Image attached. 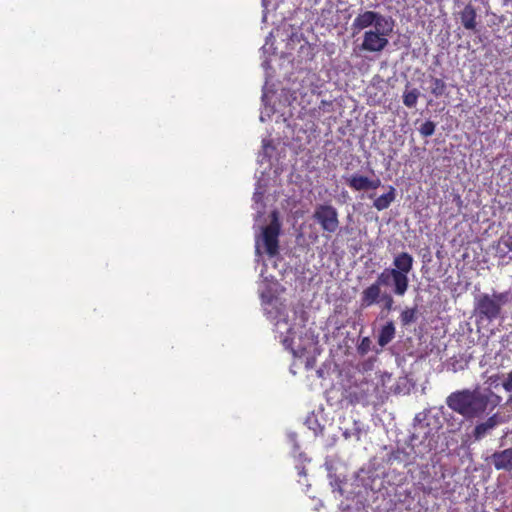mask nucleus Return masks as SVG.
<instances>
[{
  "mask_svg": "<svg viewBox=\"0 0 512 512\" xmlns=\"http://www.w3.org/2000/svg\"><path fill=\"white\" fill-rule=\"evenodd\" d=\"M490 394L483 393L479 389H463L452 392L446 399L447 406L466 419L481 417L487 410Z\"/></svg>",
  "mask_w": 512,
  "mask_h": 512,
  "instance_id": "f257e3e1",
  "label": "nucleus"
},
{
  "mask_svg": "<svg viewBox=\"0 0 512 512\" xmlns=\"http://www.w3.org/2000/svg\"><path fill=\"white\" fill-rule=\"evenodd\" d=\"M393 21L385 26L378 23L376 29L365 31L361 49L368 52H381L388 45V36L393 31Z\"/></svg>",
  "mask_w": 512,
  "mask_h": 512,
  "instance_id": "f03ea898",
  "label": "nucleus"
},
{
  "mask_svg": "<svg viewBox=\"0 0 512 512\" xmlns=\"http://www.w3.org/2000/svg\"><path fill=\"white\" fill-rule=\"evenodd\" d=\"M270 218V223L262 229V241L266 253L270 257H274L279 252V235L281 233V222L278 211H272Z\"/></svg>",
  "mask_w": 512,
  "mask_h": 512,
  "instance_id": "7ed1b4c3",
  "label": "nucleus"
},
{
  "mask_svg": "<svg viewBox=\"0 0 512 512\" xmlns=\"http://www.w3.org/2000/svg\"><path fill=\"white\" fill-rule=\"evenodd\" d=\"M313 219L328 233H335L339 228L338 211L330 204L316 206Z\"/></svg>",
  "mask_w": 512,
  "mask_h": 512,
  "instance_id": "20e7f679",
  "label": "nucleus"
},
{
  "mask_svg": "<svg viewBox=\"0 0 512 512\" xmlns=\"http://www.w3.org/2000/svg\"><path fill=\"white\" fill-rule=\"evenodd\" d=\"M391 21V18L386 17L379 12L364 11L355 17L352 23V28L354 30L360 31L374 25V29H376V27H378V23L385 26Z\"/></svg>",
  "mask_w": 512,
  "mask_h": 512,
  "instance_id": "39448f33",
  "label": "nucleus"
},
{
  "mask_svg": "<svg viewBox=\"0 0 512 512\" xmlns=\"http://www.w3.org/2000/svg\"><path fill=\"white\" fill-rule=\"evenodd\" d=\"M476 314L481 319H486L488 321H492L496 319L501 311H500V303L495 301L488 294H483L480 296L475 305Z\"/></svg>",
  "mask_w": 512,
  "mask_h": 512,
  "instance_id": "423d86ee",
  "label": "nucleus"
},
{
  "mask_svg": "<svg viewBox=\"0 0 512 512\" xmlns=\"http://www.w3.org/2000/svg\"><path fill=\"white\" fill-rule=\"evenodd\" d=\"M391 268H385L378 276L375 282L381 287H392V292L397 296H403L408 290L407 284L399 276L393 275Z\"/></svg>",
  "mask_w": 512,
  "mask_h": 512,
  "instance_id": "0eeeda50",
  "label": "nucleus"
},
{
  "mask_svg": "<svg viewBox=\"0 0 512 512\" xmlns=\"http://www.w3.org/2000/svg\"><path fill=\"white\" fill-rule=\"evenodd\" d=\"M414 264V259L411 254L408 252H400L393 259V275L399 276L403 284H407L409 287V277L408 274L412 271Z\"/></svg>",
  "mask_w": 512,
  "mask_h": 512,
  "instance_id": "6e6552de",
  "label": "nucleus"
},
{
  "mask_svg": "<svg viewBox=\"0 0 512 512\" xmlns=\"http://www.w3.org/2000/svg\"><path fill=\"white\" fill-rule=\"evenodd\" d=\"M489 464H492L496 470L512 471V447L500 451H495L486 458Z\"/></svg>",
  "mask_w": 512,
  "mask_h": 512,
  "instance_id": "1a4fd4ad",
  "label": "nucleus"
},
{
  "mask_svg": "<svg viewBox=\"0 0 512 512\" xmlns=\"http://www.w3.org/2000/svg\"><path fill=\"white\" fill-rule=\"evenodd\" d=\"M383 293L381 286L377 282L372 283L361 292L360 307L366 309L375 304H380Z\"/></svg>",
  "mask_w": 512,
  "mask_h": 512,
  "instance_id": "9d476101",
  "label": "nucleus"
},
{
  "mask_svg": "<svg viewBox=\"0 0 512 512\" xmlns=\"http://www.w3.org/2000/svg\"><path fill=\"white\" fill-rule=\"evenodd\" d=\"M500 418L497 413L490 416L485 422L479 423L473 430V437L475 440H481L486 436L492 429H494L499 423Z\"/></svg>",
  "mask_w": 512,
  "mask_h": 512,
  "instance_id": "9b49d317",
  "label": "nucleus"
},
{
  "mask_svg": "<svg viewBox=\"0 0 512 512\" xmlns=\"http://www.w3.org/2000/svg\"><path fill=\"white\" fill-rule=\"evenodd\" d=\"M461 24L467 30H475L477 26L476 18L477 13L476 9L472 4H467L465 7L459 12Z\"/></svg>",
  "mask_w": 512,
  "mask_h": 512,
  "instance_id": "f8f14e48",
  "label": "nucleus"
},
{
  "mask_svg": "<svg viewBox=\"0 0 512 512\" xmlns=\"http://www.w3.org/2000/svg\"><path fill=\"white\" fill-rule=\"evenodd\" d=\"M395 197H396L395 188L393 186H388V192L377 197L373 202V206L378 211L385 210L395 200Z\"/></svg>",
  "mask_w": 512,
  "mask_h": 512,
  "instance_id": "ddd939ff",
  "label": "nucleus"
},
{
  "mask_svg": "<svg viewBox=\"0 0 512 512\" xmlns=\"http://www.w3.org/2000/svg\"><path fill=\"white\" fill-rule=\"evenodd\" d=\"M346 184L354 191L368 190V177L360 174H353L345 178Z\"/></svg>",
  "mask_w": 512,
  "mask_h": 512,
  "instance_id": "4468645a",
  "label": "nucleus"
},
{
  "mask_svg": "<svg viewBox=\"0 0 512 512\" xmlns=\"http://www.w3.org/2000/svg\"><path fill=\"white\" fill-rule=\"evenodd\" d=\"M395 336V327H394V324L392 322H388L387 324H385L380 332H379V335H378V344L381 346V347H384L386 346L388 343H390L392 341V339L394 338Z\"/></svg>",
  "mask_w": 512,
  "mask_h": 512,
  "instance_id": "2eb2a0df",
  "label": "nucleus"
},
{
  "mask_svg": "<svg viewBox=\"0 0 512 512\" xmlns=\"http://www.w3.org/2000/svg\"><path fill=\"white\" fill-rule=\"evenodd\" d=\"M419 91L414 88L410 91H405L403 94V103L408 108H413L417 104V100L419 97Z\"/></svg>",
  "mask_w": 512,
  "mask_h": 512,
  "instance_id": "dca6fc26",
  "label": "nucleus"
},
{
  "mask_svg": "<svg viewBox=\"0 0 512 512\" xmlns=\"http://www.w3.org/2000/svg\"><path fill=\"white\" fill-rule=\"evenodd\" d=\"M431 82H432L431 93L435 97L442 96L445 93L446 88H447L446 83L442 79L435 78V77H432Z\"/></svg>",
  "mask_w": 512,
  "mask_h": 512,
  "instance_id": "f3484780",
  "label": "nucleus"
},
{
  "mask_svg": "<svg viewBox=\"0 0 512 512\" xmlns=\"http://www.w3.org/2000/svg\"><path fill=\"white\" fill-rule=\"evenodd\" d=\"M416 308H408L401 312L400 320L402 325H409L410 323H413L416 320Z\"/></svg>",
  "mask_w": 512,
  "mask_h": 512,
  "instance_id": "a211bd4d",
  "label": "nucleus"
},
{
  "mask_svg": "<svg viewBox=\"0 0 512 512\" xmlns=\"http://www.w3.org/2000/svg\"><path fill=\"white\" fill-rule=\"evenodd\" d=\"M394 303L395 302L393 296L390 293L384 292L380 300V304H382V309L387 312H390L391 310L394 309Z\"/></svg>",
  "mask_w": 512,
  "mask_h": 512,
  "instance_id": "6ab92c4d",
  "label": "nucleus"
},
{
  "mask_svg": "<svg viewBox=\"0 0 512 512\" xmlns=\"http://www.w3.org/2000/svg\"><path fill=\"white\" fill-rule=\"evenodd\" d=\"M435 127L436 125L434 122L427 120L421 125L419 129L420 134L424 137L432 136L435 132Z\"/></svg>",
  "mask_w": 512,
  "mask_h": 512,
  "instance_id": "aec40b11",
  "label": "nucleus"
},
{
  "mask_svg": "<svg viewBox=\"0 0 512 512\" xmlns=\"http://www.w3.org/2000/svg\"><path fill=\"white\" fill-rule=\"evenodd\" d=\"M508 293L502 292V293H494L491 298H493L495 301L500 303V309L502 308V305L507 302Z\"/></svg>",
  "mask_w": 512,
  "mask_h": 512,
  "instance_id": "412c9836",
  "label": "nucleus"
},
{
  "mask_svg": "<svg viewBox=\"0 0 512 512\" xmlns=\"http://www.w3.org/2000/svg\"><path fill=\"white\" fill-rule=\"evenodd\" d=\"M502 387L507 392H512V370L507 373L505 380L502 382Z\"/></svg>",
  "mask_w": 512,
  "mask_h": 512,
  "instance_id": "4be33fe9",
  "label": "nucleus"
},
{
  "mask_svg": "<svg viewBox=\"0 0 512 512\" xmlns=\"http://www.w3.org/2000/svg\"><path fill=\"white\" fill-rule=\"evenodd\" d=\"M381 186V180L379 178L371 179L368 177V190H375Z\"/></svg>",
  "mask_w": 512,
  "mask_h": 512,
  "instance_id": "5701e85b",
  "label": "nucleus"
},
{
  "mask_svg": "<svg viewBox=\"0 0 512 512\" xmlns=\"http://www.w3.org/2000/svg\"><path fill=\"white\" fill-rule=\"evenodd\" d=\"M507 403H508V404H512V394L508 397V399H507Z\"/></svg>",
  "mask_w": 512,
  "mask_h": 512,
  "instance_id": "b1692460",
  "label": "nucleus"
}]
</instances>
